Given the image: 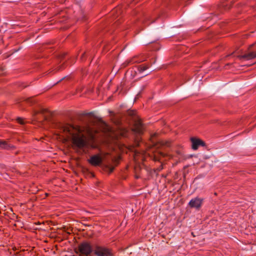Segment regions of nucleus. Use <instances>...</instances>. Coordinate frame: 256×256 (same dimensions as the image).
Wrapping results in <instances>:
<instances>
[{"label": "nucleus", "instance_id": "obj_1", "mask_svg": "<svg viewBox=\"0 0 256 256\" xmlns=\"http://www.w3.org/2000/svg\"><path fill=\"white\" fill-rule=\"evenodd\" d=\"M58 138L64 143L70 140L74 148H82L86 146V138L82 133L80 129L68 124H60L57 134Z\"/></svg>", "mask_w": 256, "mask_h": 256}, {"label": "nucleus", "instance_id": "obj_2", "mask_svg": "<svg viewBox=\"0 0 256 256\" xmlns=\"http://www.w3.org/2000/svg\"><path fill=\"white\" fill-rule=\"evenodd\" d=\"M78 251L80 252L79 256H88L92 252L93 250L90 242H84L78 245Z\"/></svg>", "mask_w": 256, "mask_h": 256}, {"label": "nucleus", "instance_id": "obj_3", "mask_svg": "<svg viewBox=\"0 0 256 256\" xmlns=\"http://www.w3.org/2000/svg\"><path fill=\"white\" fill-rule=\"evenodd\" d=\"M50 115V112L46 108H40L38 110L34 111L32 116L35 120H39L40 117L46 119Z\"/></svg>", "mask_w": 256, "mask_h": 256}, {"label": "nucleus", "instance_id": "obj_4", "mask_svg": "<svg viewBox=\"0 0 256 256\" xmlns=\"http://www.w3.org/2000/svg\"><path fill=\"white\" fill-rule=\"evenodd\" d=\"M94 251L97 256H112L110 250L105 246H96Z\"/></svg>", "mask_w": 256, "mask_h": 256}, {"label": "nucleus", "instance_id": "obj_5", "mask_svg": "<svg viewBox=\"0 0 256 256\" xmlns=\"http://www.w3.org/2000/svg\"><path fill=\"white\" fill-rule=\"evenodd\" d=\"M102 161V158L100 154L92 156L88 160V162L93 166H100Z\"/></svg>", "mask_w": 256, "mask_h": 256}, {"label": "nucleus", "instance_id": "obj_6", "mask_svg": "<svg viewBox=\"0 0 256 256\" xmlns=\"http://www.w3.org/2000/svg\"><path fill=\"white\" fill-rule=\"evenodd\" d=\"M203 199L198 197L192 198L188 203V206L192 208L199 209L202 204Z\"/></svg>", "mask_w": 256, "mask_h": 256}, {"label": "nucleus", "instance_id": "obj_7", "mask_svg": "<svg viewBox=\"0 0 256 256\" xmlns=\"http://www.w3.org/2000/svg\"><path fill=\"white\" fill-rule=\"evenodd\" d=\"M190 140L192 143V148L194 150H197L200 146L204 145V142L200 139L192 138Z\"/></svg>", "mask_w": 256, "mask_h": 256}, {"label": "nucleus", "instance_id": "obj_8", "mask_svg": "<svg viewBox=\"0 0 256 256\" xmlns=\"http://www.w3.org/2000/svg\"><path fill=\"white\" fill-rule=\"evenodd\" d=\"M238 58L240 60L244 59L246 60H250L256 58V52H252L244 55L238 56Z\"/></svg>", "mask_w": 256, "mask_h": 256}, {"label": "nucleus", "instance_id": "obj_9", "mask_svg": "<svg viewBox=\"0 0 256 256\" xmlns=\"http://www.w3.org/2000/svg\"><path fill=\"white\" fill-rule=\"evenodd\" d=\"M134 130L137 134H140L143 131V126L142 122L140 121L136 122Z\"/></svg>", "mask_w": 256, "mask_h": 256}, {"label": "nucleus", "instance_id": "obj_10", "mask_svg": "<svg viewBox=\"0 0 256 256\" xmlns=\"http://www.w3.org/2000/svg\"><path fill=\"white\" fill-rule=\"evenodd\" d=\"M144 60V58H139V56H134L130 60L129 63H140Z\"/></svg>", "mask_w": 256, "mask_h": 256}, {"label": "nucleus", "instance_id": "obj_11", "mask_svg": "<svg viewBox=\"0 0 256 256\" xmlns=\"http://www.w3.org/2000/svg\"><path fill=\"white\" fill-rule=\"evenodd\" d=\"M116 90L118 92V94H124L126 90H124V84L121 83L120 86H118Z\"/></svg>", "mask_w": 256, "mask_h": 256}, {"label": "nucleus", "instance_id": "obj_12", "mask_svg": "<svg viewBox=\"0 0 256 256\" xmlns=\"http://www.w3.org/2000/svg\"><path fill=\"white\" fill-rule=\"evenodd\" d=\"M149 67H150L149 65L146 64H144L139 66L138 70L140 72H143L144 71L146 70L147 69H148L149 68Z\"/></svg>", "mask_w": 256, "mask_h": 256}, {"label": "nucleus", "instance_id": "obj_13", "mask_svg": "<svg viewBox=\"0 0 256 256\" xmlns=\"http://www.w3.org/2000/svg\"><path fill=\"white\" fill-rule=\"evenodd\" d=\"M140 160H144V156H142L140 158ZM134 159L135 161L138 162L139 161V154L138 153H135V154L134 156Z\"/></svg>", "mask_w": 256, "mask_h": 256}, {"label": "nucleus", "instance_id": "obj_14", "mask_svg": "<svg viewBox=\"0 0 256 256\" xmlns=\"http://www.w3.org/2000/svg\"><path fill=\"white\" fill-rule=\"evenodd\" d=\"M16 120L18 122L21 124H25L24 120L21 118H18Z\"/></svg>", "mask_w": 256, "mask_h": 256}, {"label": "nucleus", "instance_id": "obj_15", "mask_svg": "<svg viewBox=\"0 0 256 256\" xmlns=\"http://www.w3.org/2000/svg\"><path fill=\"white\" fill-rule=\"evenodd\" d=\"M6 145V143L4 141L0 140V146L2 148H4Z\"/></svg>", "mask_w": 256, "mask_h": 256}, {"label": "nucleus", "instance_id": "obj_16", "mask_svg": "<svg viewBox=\"0 0 256 256\" xmlns=\"http://www.w3.org/2000/svg\"><path fill=\"white\" fill-rule=\"evenodd\" d=\"M102 123H103L104 126H105L106 127V130H110V128H109V126L107 125V124L106 122H102Z\"/></svg>", "mask_w": 256, "mask_h": 256}, {"label": "nucleus", "instance_id": "obj_17", "mask_svg": "<svg viewBox=\"0 0 256 256\" xmlns=\"http://www.w3.org/2000/svg\"><path fill=\"white\" fill-rule=\"evenodd\" d=\"M118 8H116V9H114L112 11V12L113 14L115 12H117V10H118Z\"/></svg>", "mask_w": 256, "mask_h": 256}, {"label": "nucleus", "instance_id": "obj_18", "mask_svg": "<svg viewBox=\"0 0 256 256\" xmlns=\"http://www.w3.org/2000/svg\"><path fill=\"white\" fill-rule=\"evenodd\" d=\"M154 160L156 161L159 160L158 158L156 156H154Z\"/></svg>", "mask_w": 256, "mask_h": 256}, {"label": "nucleus", "instance_id": "obj_19", "mask_svg": "<svg viewBox=\"0 0 256 256\" xmlns=\"http://www.w3.org/2000/svg\"><path fill=\"white\" fill-rule=\"evenodd\" d=\"M160 156H164V154L162 152H160Z\"/></svg>", "mask_w": 256, "mask_h": 256}, {"label": "nucleus", "instance_id": "obj_20", "mask_svg": "<svg viewBox=\"0 0 256 256\" xmlns=\"http://www.w3.org/2000/svg\"><path fill=\"white\" fill-rule=\"evenodd\" d=\"M140 94H141V93H140V92H139V93H138V94L136 95V96H138L139 95H140Z\"/></svg>", "mask_w": 256, "mask_h": 256}, {"label": "nucleus", "instance_id": "obj_21", "mask_svg": "<svg viewBox=\"0 0 256 256\" xmlns=\"http://www.w3.org/2000/svg\"><path fill=\"white\" fill-rule=\"evenodd\" d=\"M80 90H77L76 94H78V92L80 91Z\"/></svg>", "mask_w": 256, "mask_h": 256}, {"label": "nucleus", "instance_id": "obj_22", "mask_svg": "<svg viewBox=\"0 0 256 256\" xmlns=\"http://www.w3.org/2000/svg\"><path fill=\"white\" fill-rule=\"evenodd\" d=\"M84 54H85V53H84L82 54V58L84 56Z\"/></svg>", "mask_w": 256, "mask_h": 256}, {"label": "nucleus", "instance_id": "obj_23", "mask_svg": "<svg viewBox=\"0 0 256 256\" xmlns=\"http://www.w3.org/2000/svg\"><path fill=\"white\" fill-rule=\"evenodd\" d=\"M113 169H114V168H112V169L110 170V172H111L113 170Z\"/></svg>", "mask_w": 256, "mask_h": 256}, {"label": "nucleus", "instance_id": "obj_24", "mask_svg": "<svg viewBox=\"0 0 256 256\" xmlns=\"http://www.w3.org/2000/svg\"><path fill=\"white\" fill-rule=\"evenodd\" d=\"M134 0L136 1V2H137L138 1V0Z\"/></svg>", "mask_w": 256, "mask_h": 256}]
</instances>
